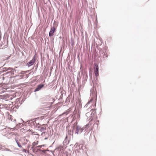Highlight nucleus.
I'll list each match as a JSON object with an SVG mask.
<instances>
[{
	"mask_svg": "<svg viewBox=\"0 0 156 156\" xmlns=\"http://www.w3.org/2000/svg\"><path fill=\"white\" fill-rule=\"evenodd\" d=\"M92 111H90L89 112H87L86 113V116L88 117H91L93 116L92 115L93 113H92Z\"/></svg>",
	"mask_w": 156,
	"mask_h": 156,
	"instance_id": "obj_16",
	"label": "nucleus"
},
{
	"mask_svg": "<svg viewBox=\"0 0 156 156\" xmlns=\"http://www.w3.org/2000/svg\"><path fill=\"white\" fill-rule=\"evenodd\" d=\"M56 30V28L54 26L51 27L49 33V36L51 37L54 35V34Z\"/></svg>",
	"mask_w": 156,
	"mask_h": 156,
	"instance_id": "obj_7",
	"label": "nucleus"
},
{
	"mask_svg": "<svg viewBox=\"0 0 156 156\" xmlns=\"http://www.w3.org/2000/svg\"><path fill=\"white\" fill-rule=\"evenodd\" d=\"M38 144V141H37V142H34L32 144V145L34 147L35 145H37Z\"/></svg>",
	"mask_w": 156,
	"mask_h": 156,
	"instance_id": "obj_22",
	"label": "nucleus"
},
{
	"mask_svg": "<svg viewBox=\"0 0 156 156\" xmlns=\"http://www.w3.org/2000/svg\"><path fill=\"white\" fill-rule=\"evenodd\" d=\"M92 82L93 84V87H92L90 90V97L91 99L90 101H88L87 103L84 106V108H87L88 106V105L90 103L93 104L94 102H95V104L93 105V106H91L92 108L93 106V108L95 107L96 106V103L97 101V93L96 92V87H94V81H92Z\"/></svg>",
	"mask_w": 156,
	"mask_h": 156,
	"instance_id": "obj_1",
	"label": "nucleus"
},
{
	"mask_svg": "<svg viewBox=\"0 0 156 156\" xmlns=\"http://www.w3.org/2000/svg\"><path fill=\"white\" fill-rule=\"evenodd\" d=\"M91 106H90V107H89V108Z\"/></svg>",
	"mask_w": 156,
	"mask_h": 156,
	"instance_id": "obj_40",
	"label": "nucleus"
},
{
	"mask_svg": "<svg viewBox=\"0 0 156 156\" xmlns=\"http://www.w3.org/2000/svg\"><path fill=\"white\" fill-rule=\"evenodd\" d=\"M38 151H42V152H44V153H45L44 151H42L41 150L39 149H38L37 147H36L34 148V149L33 151L34 153H36V152H38Z\"/></svg>",
	"mask_w": 156,
	"mask_h": 156,
	"instance_id": "obj_14",
	"label": "nucleus"
},
{
	"mask_svg": "<svg viewBox=\"0 0 156 156\" xmlns=\"http://www.w3.org/2000/svg\"><path fill=\"white\" fill-rule=\"evenodd\" d=\"M72 97V94H70L67 97V98L66 100V102L67 103H69L70 101V99Z\"/></svg>",
	"mask_w": 156,
	"mask_h": 156,
	"instance_id": "obj_15",
	"label": "nucleus"
},
{
	"mask_svg": "<svg viewBox=\"0 0 156 156\" xmlns=\"http://www.w3.org/2000/svg\"><path fill=\"white\" fill-rule=\"evenodd\" d=\"M37 148L38 147V148H41L42 147H41V145H39L38 146H37Z\"/></svg>",
	"mask_w": 156,
	"mask_h": 156,
	"instance_id": "obj_30",
	"label": "nucleus"
},
{
	"mask_svg": "<svg viewBox=\"0 0 156 156\" xmlns=\"http://www.w3.org/2000/svg\"><path fill=\"white\" fill-rule=\"evenodd\" d=\"M66 147V146H65L63 145V144L59 145L55 149H57L58 150H64Z\"/></svg>",
	"mask_w": 156,
	"mask_h": 156,
	"instance_id": "obj_11",
	"label": "nucleus"
},
{
	"mask_svg": "<svg viewBox=\"0 0 156 156\" xmlns=\"http://www.w3.org/2000/svg\"><path fill=\"white\" fill-rule=\"evenodd\" d=\"M84 80H87V79L88 76L87 74H85L84 76Z\"/></svg>",
	"mask_w": 156,
	"mask_h": 156,
	"instance_id": "obj_21",
	"label": "nucleus"
},
{
	"mask_svg": "<svg viewBox=\"0 0 156 156\" xmlns=\"http://www.w3.org/2000/svg\"><path fill=\"white\" fill-rule=\"evenodd\" d=\"M48 137H45V138H44V140H47V139H48Z\"/></svg>",
	"mask_w": 156,
	"mask_h": 156,
	"instance_id": "obj_34",
	"label": "nucleus"
},
{
	"mask_svg": "<svg viewBox=\"0 0 156 156\" xmlns=\"http://www.w3.org/2000/svg\"><path fill=\"white\" fill-rule=\"evenodd\" d=\"M36 60L35 55H34L32 60L27 63V66L28 67L32 66L35 62Z\"/></svg>",
	"mask_w": 156,
	"mask_h": 156,
	"instance_id": "obj_6",
	"label": "nucleus"
},
{
	"mask_svg": "<svg viewBox=\"0 0 156 156\" xmlns=\"http://www.w3.org/2000/svg\"><path fill=\"white\" fill-rule=\"evenodd\" d=\"M79 145V144L78 143H76L74 145V147L75 148H78V147Z\"/></svg>",
	"mask_w": 156,
	"mask_h": 156,
	"instance_id": "obj_20",
	"label": "nucleus"
},
{
	"mask_svg": "<svg viewBox=\"0 0 156 156\" xmlns=\"http://www.w3.org/2000/svg\"><path fill=\"white\" fill-rule=\"evenodd\" d=\"M10 129V128H8V129H9L8 131H9V129Z\"/></svg>",
	"mask_w": 156,
	"mask_h": 156,
	"instance_id": "obj_35",
	"label": "nucleus"
},
{
	"mask_svg": "<svg viewBox=\"0 0 156 156\" xmlns=\"http://www.w3.org/2000/svg\"><path fill=\"white\" fill-rule=\"evenodd\" d=\"M26 123L28 124L29 126H31V127L34 126L37 127V126L35 125V123H34L32 121H30V119L28 120L27 121Z\"/></svg>",
	"mask_w": 156,
	"mask_h": 156,
	"instance_id": "obj_10",
	"label": "nucleus"
},
{
	"mask_svg": "<svg viewBox=\"0 0 156 156\" xmlns=\"http://www.w3.org/2000/svg\"><path fill=\"white\" fill-rule=\"evenodd\" d=\"M84 147V146H83V144H79L78 147V148H77L75 150V153H76L77 151L78 153H79V150H82L83 151L84 150L83 148Z\"/></svg>",
	"mask_w": 156,
	"mask_h": 156,
	"instance_id": "obj_9",
	"label": "nucleus"
},
{
	"mask_svg": "<svg viewBox=\"0 0 156 156\" xmlns=\"http://www.w3.org/2000/svg\"><path fill=\"white\" fill-rule=\"evenodd\" d=\"M94 73L97 79V77H98L99 75V67L98 65L96 64H94Z\"/></svg>",
	"mask_w": 156,
	"mask_h": 156,
	"instance_id": "obj_4",
	"label": "nucleus"
},
{
	"mask_svg": "<svg viewBox=\"0 0 156 156\" xmlns=\"http://www.w3.org/2000/svg\"><path fill=\"white\" fill-rule=\"evenodd\" d=\"M90 111H92V113H93L92 115L93 116L96 113L95 110L93 109V108H92Z\"/></svg>",
	"mask_w": 156,
	"mask_h": 156,
	"instance_id": "obj_19",
	"label": "nucleus"
},
{
	"mask_svg": "<svg viewBox=\"0 0 156 156\" xmlns=\"http://www.w3.org/2000/svg\"><path fill=\"white\" fill-rule=\"evenodd\" d=\"M3 69L1 70L2 73L7 71L2 75L3 77L5 76H13L14 73V72L16 71V70L13 68H3Z\"/></svg>",
	"mask_w": 156,
	"mask_h": 156,
	"instance_id": "obj_3",
	"label": "nucleus"
},
{
	"mask_svg": "<svg viewBox=\"0 0 156 156\" xmlns=\"http://www.w3.org/2000/svg\"><path fill=\"white\" fill-rule=\"evenodd\" d=\"M37 119V118L30 119V121H32L33 122H34V123H35V125L37 126V125H39V124L38 123L37 124V123L36 122V120Z\"/></svg>",
	"mask_w": 156,
	"mask_h": 156,
	"instance_id": "obj_18",
	"label": "nucleus"
},
{
	"mask_svg": "<svg viewBox=\"0 0 156 156\" xmlns=\"http://www.w3.org/2000/svg\"><path fill=\"white\" fill-rule=\"evenodd\" d=\"M72 134L73 135L75 131V134L77 135L81 134L82 132L86 131V129L84 127L77 125L76 122L71 127Z\"/></svg>",
	"mask_w": 156,
	"mask_h": 156,
	"instance_id": "obj_2",
	"label": "nucleus"
},
{
	"mask_svg": "<svg viewBox=\"0 0 156 156\" xmlns=\"http://www.w3.org/2000/svg\"><path fill=\"white\" fill-rule=\"evenodd\" d=\"M23 152H24L26 153L27 152V150L25 149H23Z\"/></svg>",
	"mask_w": 156,
	"mask_h": 156,
	"instance_id": "obj_29",
	"label": "nucleus"
},
{
	"mask_svg": "<svg viewBox=\"0 0 156 156\" xmlns=\"http://www.w3.org/2000/svg\"><path fill=\"white\" fill-rule=\"evenodd\" d=\"M18 124H19L20 125H21V123H18Z\"/></svg>",
	"mask_w": 156,
	"mask_h": 156,
	"instance_id": "obj_36",
	"label": "nucleus"
},
{
	"mask_svg": "<svg viewBox=\"0 0 156 156\" xmlns=\"http://www.w3.org/2000/svg\"><path fill=\"white\" fill-rule=\"evenodd\" d=\"M15 141L17 144L18 147H22V146L20 144V143L16 139H15Z\"/></svg>",
	"mask_w": 156,
	"mask_h": 156,
	"instance_id": "obj_17",
	"label": "nucleus"
},
{
	"mask_svg": "<svg viewBox=\"0 0 156 156\" xmlns=\"http://www.w3.org/2000/svg\"><path fill=\"white\" fill-rule=\"evenodd\" d=\"M38 130H40L41 132L44 133V131L46 129L45 127H41L40 126H37Z\"/></svg>",
	"mask_w": 156,
	"mask_h": 156,
	"instance_id": "obj_13",
	"label": "nucleus"
},
{
	"mask_svg": "<svg viewBox=\"0 0 156 156\" xmlns=\"http://www.w3.org/2000/svg\"><path fill=\"white\" fill-rule=\"evenodd\" d=\"M12 116H11V115H10V116H9V119H10V120H11V121H12Z\"/></svg>",
	"mask_w": 156,
	"mask_h": 156,
	"instance_id": "obj_27",
	"label": "nucleus"
},
{
	"mask_svg": "<svg viewBox=\"0 0 156 156\" xmlns=\"http://www.w3.org/2000/svg\"><path fill=\"white\" fill-rule=\"evenodd\" d=\"M13 119H12V121H13Z\"/></svg>",
	"mask_w": 156,
	"mask_h": 156,
	"instance_id": "obj_39",
	"label": "nucleus"
},
{
	"mask_svg": "<svg viewBox=\"0 0 156 156\" xmlns=\"http://www.w3.org/2000/svg\"><path fill=\"white\" fill-rule=\"evenodd\" d=\"M63 95V94H61V96H60V98H62V97Z\"/></svg>",
	"mask_w": 156,
	"mask_h": 156,
	"instance_id": "obj_31",
	"label": "nucleus"
},
{
	"mask_svg": "<svg viewBox=\"0 0 156 156\" xmlns=\"http://www.w3.org/2000/svg\"><path fill=\"white\" fill-rule=\"evenodd\" d=\"M90 108H88V110H90Z\"/></svg>",
	"mask_w": 156,
	"mask_h": 156,
	"instance_id": "obj_37",
	"label": "nucleus"
},
{
	"mask_svg": "<svg viewBox=\"0 0 156 156\" xmlns=\"http://www.w3.org/2000/svg\"><path fill=\"white\" fill-rule=\"evenodd\" d=\"M41 145V147H44L45 146V144H43Z\"/></svg>",
	"mask_w": 156,
	"mask_h": 156,
	"instance_id": "obj_32",
	"label": "nucleus"
},
{
	"mask_svg": "<svg viewBox=\"0 0 156 156\" xmlns=\"http://www.w3.org/2000/svg\"><path fill=\"white\" fill-rule=\"evenodd\" d=\"M89 73H90V70ZM90 77L91 78V76Z\"/></svg>",
	"mask_w": 156,
	"mask_h": 156,
	"instance_id": "obj_33",
	"label": "nucleus"
},
{
	"mask_svg": "<svg viewBox=\"0 0 156 156\" xmlns=\"http://www.w3.org/2000/svg\"><path fill=\"white\" fill-rule=\"evenodd\" d=\"M106 50L105 49H104L103 50H101L100 51V56L103 57V58L105 57L108 58V55L106 53Z\"/></svg>",
	"mask_w": 156,
	"mask_h": 156,
	"instance_id": "obj_5",
	"label": "nucleus"
},
{
	"mask_svg": "<svg viewBox=\"0 0 156 156\" xmlns=\"http://www.w3.org/2000/svg\"><path fill=\"white\" fill-rule=\"evenodd\" d=\"M44 87V84H40L35 89L34 92H36L40 90L42 88Z\"/></svg>",
	"mask_w": 156,
	"mask_h": 156,
	"instance_id": "obj_8",
	"label": "nucleus"
},
{
	"mask_svg": "<svg viewBox=\"0 0 156 156\" xmlns=\"http://www.w3.org/2000/svg\"><path fill=\"white\" fill-rule=\"evenodd\" d=\"M69 141L68 140V137L66 136L65 140L63 141L62 144L63 145H64L65 147L66 146V145L69 143Z\"/></svg>",
	"mask_w": 156,
	"mask_h": 156,
	"instance_id": "obj_12",
	"label": "nucleus"
},
{
	"mask_svg": "<svg viewBox=\"0 0 156 156\" xmlns=\"http://www.w3.org/2000/svg\"><path fill=\"white\" fill-rule=\"evenodd\" d=\"M4 151H9L11 152H12V151L11 150H10V149H8L7 148H5L4 149Z\"/></svg>",
	"mask_w": 156,
	"mask_h": 156,
	"instance_id": "obj_24",
	"label": "nucleus"
},
{
	"mask_svg": "<svg viewBox=\"0 0 156 156\" xmlns=\"http://www.w3.org/2000/svg\"><path fill=\"white\" fill-rule=\"evenodd\" d=\"M1 73H2L1 71H0V74H1ZM2 78L3 79V80L5 79V78L3 76V75H2L1 76H0V79Z\"/></svg>",
	"mask_w": 156,
	"mask_h": 156,
	"instance_id": "obj_23",
	"label": "nucleus"
},
{
	"mask_svg": "<svg viewBox=\"0 0 156 156\" xmlns=\"http://www.w3.org/2000/svg\"><path fill=\"white\" fill-rule=\"evenodd\" d=\"M34 146H33L31 147H30V150H32V151H33L34 149Z\"/></svg>",
	"mask_w": 156,
	"mask_h": 156,
	"instance_id": "obj_26",
	"label": "nucleus"
},
{
	"mask_svg": "<svg viewBox=\"0 0 156 156\" xmlns=\"http://www.w3.org/2000/svg\"><path fill=\"white\" fill-rule=\"evenodd\" d=\"M68 134H70V135H71V134H72V132H71V131H68Z\"/></svg>",
	"mask_w": 156,
	"mask_h": 156,
	"instance_id": "obj_28",
	"label": "nucleus"
},
{
	"mask_svg": "<svg viewBox=\"0 0 156 156\" xmlns=\"http://www.w3.org/2000/svg\"><path fill=\"white\" fill-rule=\"evenodd\" d=\"M88 125H89V124H87V125H86V126H88Z\"/></svg>",
	"mask_w": 156,
	"mask_h": 156,
	"instance_id": "obj_38",
	"label": "nucleus"
},
{
	"mask_svg": "<svg viewBox=\"0 0 156 156\" xmlns=\"http://www.w3.org/2000/svg\"><path fill=\"white\" fill-rule=\"evenodd\" d=\"M13 122H14L15 123V124L16 125H18V124H17V123H16V120L15 119H14V120H13Z\"/></svg>",
	"mask_w": 156,
	"mask_h": 156,
	"instance_id": "obj_25",
	"label": "nucleus"
}]
</instances>
